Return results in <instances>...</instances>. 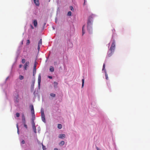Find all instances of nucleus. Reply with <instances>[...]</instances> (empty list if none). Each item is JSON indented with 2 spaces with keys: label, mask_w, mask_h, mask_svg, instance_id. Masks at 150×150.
<instances>
[{
  "label": "nucleus",
  "mask_w": 150,
  "mask_h": 150,
  "mask_svg": "<svg viewBox=\"0 0 150 150\" xmlns=\"http://www.w3.org/2000/svg\"><path fill=\"white\" fill-rule=\"evenodd\" d=\"M95 16H96L95 15L92 14L89 17L87 22V29L88 31L90 30L92 28L93 19L95 18Z\"/></svg>",
  "instance_id": "f257e3e1"
},
{
  "label": "nucleus",
  "mask_w": 150,
  "mask_h": 150,
  "mask_svg": "<svg viewBox=\"0 0 150 150\" xmlns=\"http://www.w3.org/2000/svg\"><path fill=\"white\" fill-rule=\"evenodd\" d=\"M115 40H113L112 41V45H111V46L110 48V50L111 51V54H108V56L110 57L112 53V52H113L115 49Z\"/></svg>",
  "instance_id": "f03ea898"
},
{
  "label": "nucleus",
  "mask_w": 150,
  "mask_h": 150,
  "mask_svg": "<svg viewBox=\"0 0 150 150\" xmlns=\"http://www.w3.org/2000/svg\"><path fill=\"white\" fill-rule=\"evenodd\" d=\"M41 118L42 121L45 123L46 122L45 116L43 109H41Z\"/></svg>",
  "instance_id": "7ed1b4c3"
},
{
  "label": "nucleus",
  "mask_w": 150,
  "mask_h": 150,
  "mask_svg": "<svg viewBox=\"0 0 150 150\" xmlns=\"http://www.w3.org/2000/svg\"><path fill=\"white\" fill-rule=\"evenodd\" d=\"M36 64H35L34 65V67H33V76H34L36 74Z\"/></svg>",
  "instance_id": "20e7f679"
},
{
  "label": "nucleus",
  "mask_w": 150,
  "mask_h": 150,
  "mask_svg": "<svg viewBox=\"0 0 150 150\" xmlns=\"http://www.w3.org/2000/svg\"><path fill=\"white\" fill-rule=\"evenodd\" d=\"M41 79V75H40V74L38 75V86H40Z\"/></svg>",
  "instance_id": "39448f33"
},
{
  "label": "nucleus",
  "mask_w": 150,
  "mask_h": 150,
  "mask_svg": "<svg viewBox=\"0 0 150 150\" xmlns=\"http://www.w3.org/2000/svg\"><path fill=\"white\" fill-rule=\"evenodd\" d=\"M29 65V62H26L24 65V69L25 70H27V67H28Z\"/></svg>",
  "instance_id": "423d86ee"
},
{
  "label": "nucleus",
  "mask_w": 150,
  "mask_h": 150,
  "mask_svg": "<svg viewBox=\"0 0 150 150\" xmlns=\"http://www.w3.org/2000/svg\"><path fill=\"white\" fill-rule=\"evenodd\" d=\"M22 121L23 124L26 123L25 119V116L24 114H23L22 115Z\"/></svg>",
  "instance_id": "0eeeda50"
},
{
  "label": "nucleus",
  "mask_w": 150,
  "mask_h": 150,
  "mask_svg": "<svg viewBox=\"0 0 150 150\" xmlns=\"http://www.w3.org/2000/svg\"><path fill=\"white\" fill-rule=\"evenodd\" d=\"M42 44V39H40V40L39 41L38 43V50H39L40 49V46H41Z\"/></svg>",
  "instance_id": "6e6552de"
},
{
  "label": "nucleus",
  "mask_w": 150,
  "mask_h": 150,
  "mask_svg": "<svg viewBox=\"0 0 150 150\" xmlns=\"http://www.w3.org/2000/svg\"><path fill=\"white\" fill-rule=\"evenodd\" d=\"M34 2L36 6H39V5L40 3L38 0H34Z\"/></svg>",
  "instance_id": "1a4fd4ad"
},
{
  "label": "nucleus",
  "mask_w": 150,
  "mask_h": 150,
  "mask_svg": "<svg viewBox=\"0 0 150 150\" xmlns=\"http://www.w3.org/2000/svg\"><path fill=\"white\" fill-rule=\"evenodd\" d=\"M33 23L34 24V26L35 27H36L37 26V25H38V23H37V20H34L33 21Z\"/></svg>",
  "instance_id": "9d476101"
},
{
  "label": "nucleus",
  "mask_w": 150,
  "mask_h": 150,
  "mask_svg": "<svg viewBox=\"0 0 150 150\" xmlns=\"http://www.w3.org/2000/svg\"><path fill=\"white\" fill-rule=\"evenodd\" d=\"M59 137L61 139H63L65 137V135L64 134H60L59 136Z\"/></svg>",
  "instance_id": "9b49d317"
},
{
  "label": "nucleus",
  "mask_w": 150,
  "mask_h": 150,
  "mask_svg": "<svg viewBox=\"0 0 150 150\" xmlns=\"http://www.w3.org/2000/svg\"><path fill=\"white\" fill-rule=\"evenodd\" d=\"M33 129L34 132L35 133H37V131H36V128L35 126H33L32 127Z\"/></svg>",
  "instance_id": "f8f14e48"
},
{
  "label": "nucleus",
  "mask_w": 150,
  "mask_h": 150,
  "mask_svg": "<svg viewBox=\"0 0 150 150\" xmlns=\"http://www.w3.org/2000/svg\"><path fill=\"white\" fill-rule=\"evenodd\" d=\"M50 70L51 72H53L54 71V67L52 66L50 67Z\"/></svg>",
  "instance_id": "ddd939ff"
},
{
  "label": "nucleus",
  "mask_w": 150,
  "mask_h": 150,
  "mask_svg": "<svg viewBox=\"0 0 150 150\" xmlns=\"http://www.w3.org/2000/svg\"><path fill=\"white\" fill-rule=\"evenodd\" d=\"M31 114L32 116H34V109L33 110H31Z\"/></svg>",
  "instance_id": "4468645a"
},
{
  "label": "nucleus",
  "mask_w": 150,
  "mask_h": 150,
  "mask_svg": "<svg viewBox=\"0 0 150 150\" xmlns=\"http://www.w3.org/2000/svg\"><path fill=\"white\" fill-rule=\"evenodd\" d=\"M105 77L106 79L108 80V75L107 74L106 72L105 71Z\"/></svg>",
  "instance_id": "2eb2a0df"
},
{
  "label": "nucleus",
  "mask_w": 150,
  "mask_h": 150,
  "mask_svg": "<svg viewBox=\"0 0 150 150\" xmlns=\"http://www.w3.org/2000/svg\"><path fill=\"white\" fill-rule=\"evenodd\" d=\"M32 127L35 126V124L34 122V119H33V120H32Z\"/></svg>",
  "instance_id": "dca6fc26"
},
{
  "label": "nucleus",
  "mask_w": 150,
  "mask_h": 150,
  "mask_svg": "<svg viewBox=\"0 0 150 150\" xmlns=\"http://www.w3.org/2000/svg\"><path fill=\"white\" fill-rule=\"evenodd\" d=\"M24 77L21 75H20L19 76V79L20 80H22L23 79Z\"/></svg>",
  "instance_id": "f3484780"
},
{
  "label": "nucleus",
  "mask_w": 150,
  "mask_h": 150,
  "mask_svg": "<svg viewBox=\"0 0 150 150\" xmlns=\"http://www.w3.org/2000/svg\"><path fill=\"white\" fill-rule=\"evenodd\" d=\"M58 128L59 129H61L62 128V125L61 124H58Z\"/></svg>",
  "instance_id": "a211bd4d"
},
{
  "label": "nucleus",
  "mask_w": 150,
  "mask_h": 150,
  "mask_svg": "<svg viewBox=\"0 0 150 150\" xmlns=\"http://www.w3.org/2000/svg\"><path fill=\"white\" fill-rule=\"evenodd\" d=\"M50 96L52 97H55L56 95L55 94L51 93L50 94Z\"/></svg>",
  "instance_id": "6ab92c4d"
},
{
  "label": "nucleus",
  "mask_w": 150,
  "mask_h": 150,
  "mask_svg": "<svg viewBox=\"0 0 150 150\" xmlns=\"http://www.w3.org/2000/svg\"><path fill=\"white\" fill-rule=\"evenodd\" d=\"M82 87H83L84 86V79H82Z\"/></svg>",
  "instance_id": "aec40b11"
},
{
  "label": "nucleus",
  "mask_w": 150,
  "mask_h": 150,
  "mask_svg": "<svg viewBox=\"0 0 150 150\" xmlns=\"http://www.w3.org/2000/svg\"><path fill=\"white\" fill-rule=\"evenodd\" d=\"M71 13L70 11H69L68 12V13H67V15L68 16H70L71 15Z\"/></svg>",
  "instance_id": "412c9836"
},
{
  "label": "nucleus",
  "mask_w": 150,
  "mask_h": 150,
  "mask_svg": "<svg viewBox=\"0 0 150 150\" xmlns=\"http://www.w3.org/2000/svg\"><path fill=\"white\" fill-rule=\"evenodd\" d=\"M25 59H23L22 60L21 62L22 63L24 64L25 63Z\"/></svg>",
  "instance_id": "4be33fe9"
},
{
  "label": "nucleus",
  "mask_w": 150,
  "mask_h": 150,
  "mask_svg": "<svg viewBox=\"0 0 150 150\" xmlns=\"http://www.w3.org/2000/svg\"><path fill=\"white\" fill-rule=\"evenodd\" d=\"M70 9L71 10V11H74V9L73 7V6H70Z\"/></svg>",
  "instance_id": "5701e85b"
},
{
  "label": "nucleus",
  "mask_w": 150,
  "mask_h": 150,
  "mask_svg": "<svg viewBox=\"0 0 150 150\" xmlns=\"http://www.w3.org/2000/svg\"><path fill=\"white\" fill-rule=\"evenodd\" d=\"M54 86H57L58 85L57 83L56 82H55V81H54Z\"/></svg>",
  "instance_id": "b1692460"
},
{
  "label": "nucleus",
  "mask_w": 150,
  "mask_h": 150,
  "mask_svg": "<svg viewBox=\"0 0 150 150\" xmlns=\"http://www.w3.org/2000/svg\"><path fill=\"white\" fill-rule=\"evenodd\" d=\"M30 108L31 109V110L34 109L33 106V105H30Z\"/></svg>",
  "instance_id": "393cba45"
},
{
  "label": "nucleus",
  "mask_w": 150,
  "mask_h": 150,
  "mask_svg": "<svg viewBox=\"0 0 150 150\" xmlns=\"http://www.w3.org/2000/svg\"><path fill=\"white\" fill-rule=\"evenodd\" d=\"M64 144V141H62L61 142L60 144H61L62 145H63Z\"/></svg>",
  "instance_id": "a878e982"
},
{
  "label": "nucleus",
  "mask_w": 150,
  "mask_h": 150,
  "mask_svg": "<svg viewBox=\"0 0 150 150\" xmlns=\"http://www.w3.org/2000/svg\"><path fill=\"white\" fill-rule=\"evenodd\" d=\"M85 25H83V28H82V33H83V35L85 33V32L83 30V28L84 27Z\"/></svg>",
  "instance_id": "bb28decb"
},
{
  "label": "nucleus",
  "mask_w": 150,
  "mask_h": 150,
  "mask_svg": "<svg viewBox=\"0 0 150 150\" xmlns=\"http://www.w3.org/2000/svg\"><path fill=\"white\" fill-rule=\"evenodd\" d=\"M16 115L17 117H18L20 116V114L18 113H16Z\"/></svg>",
  "instance_id": "cd10ccee"
},
{
  "label": "nucleus",
  "mask_w": 150,
  "mask_h": 150,
  "mask_svg": "<svg viewBox=\"0 0 150 150\" xmlns=\"http://www.w3.org/2000/svg\"><path fill=\"white\" fill-rule=\"evenodd\" d=\"M18 129L17 132L19 134V130H18V124H17L16 125Z\"/></svg>",
  "instance_id": "c85d7f7f"
},
{
  "label": "nucleus",
  "mask_w": 150,
  "mask_h": 150,
  "mask_svg": "<svg viewBox=\"0 0 150 150\" xmlns=\"http://www.w3.org/2000/svg\"><path fill=\"white\" fill-rule=\"evenodd\" d=\"M23 125H24V126L25 127V128L26 129H27V128H28L27 125L26 124V123L25 124H23Z\"/></svg>",
  "instance_id": "c756f323"
},
{
  "label": "nucleus",
  "mask_w": 150,
  "mask_h": 150,
  "mask_svg": "<svg viewBox=\"0 0 150 150\" xmlns=\"http://www.w3.org/2000/svg\"><path fill=\"white\" fill-rule=\"evenodd\" d=\"M30 43V40H28L27 41V45L29 44Z\"/></svg>",
  "instance_id": "7c9ffc66"
},
{
  "label": "nucleus",
  "mask_w": 150,
  "mask_h": 150,
  "mask_svg": "<svg viewBox=\"0 0 150 150\" xmlns=\"http://www.w3.org/2000/svg\"><path fill=\"white\" fill-rule=\"evenodd\" d=\"M21 143H22V144H25V141H24V140H22V141H21Z\"/></svg>",
  "instance_id": "2f4dec72"
},
{
  "label": "nucleus",
  "mask_w": 150,
  "mask_h": 150,
  "mask_svg": "<svg viewBox=\"0 0 150 150\" xmlns=\"http://www.w3.org/2000/svg\"><path fill=\"white\" fill-rule=\"evenodd\" d=\"M48 78L50 79H52V76H48Z\"/></svg>",
  "instance_id": "473e14b6"
},
{
  "label": "nucleus",
  "mask_w": 150,
  "mask_h": 150,
  "mask_svg": "<svg viewBox=\"0 0 150 150\" xmlns=\"http://www.w3.org/2000/svg\"><path fill=\"white\" fill-rule=\"evenodd\" d=\"M30 27H31V28L32 29H34V27H33V26L32 25H30Z\"/></svg>",
  "instance_id": "72a5a7b5"
},
{
  "label": "nucleus",
  "mask_w": 150,
  "mask_h": 150,
  "mask_svg": "<svg viewBox=\"0 0 150 150\" xmlns=\"http://www.w3.org/2000/svg\"><path fill=\"white\" fill-rule=\"evenodd\" d=\"M35 115H34V116H33V118H32V120H33V119H34V120H35Z\"/></svg>",
  "instance_id": "f704fd0d"
},
{
  "label": "nucleus",
  "mask_w": 150,
  "mask_h": 150,
  "mask_svg": "<svg viewBox=\"0 0 150 150\" xmlns=\"http://www.w3.org/2000/svg\"><path fill=\"white\" fill-rule=\"evenodd\" d=\"M22 65L21 64H20L19 65V68H21L22 67Z\"/></svg>",
  "instance_id": "c9c22d12"
},
{
  "label": "nucleus",
  "mask_w": 150,
  "mask_h": 150,
  "mask_svg": "<svg viewBox=\"0 0 150 150\" xmlns=\"http://www.w3.org/2000/svg\"><path fill=\"white\" fill-rule=\"evenodd\" d=\"M54 150H58V149L57 148H55L54 149Z\"/></svg>",
  "instance_id": "e433bc0d"
},
{
  "label": "nucleus",
  "mask_w": 150,
  "mask_h": 150,
  "mask_svg": "<svg viewBox=\"0 0 150 150\" xmlns=\"http://www.w3.org/2000/svg\"><path fill=\"white\" fill-rule=\"evenodd\" d=\"M84 0V3L83 4L84 5H85V0Z\"/></svg>",
  "instance_id": "4c0bfd02"
},
{
  "label": "nucleus",
  "mask_w": 150,
  "mask_h": 150,
  "mask_svg": "<svg viewBox=\"0 0 150 150\" xmlns=\"http://www.w3.org/2000/svg\"><path fill=\"white\" fill-rule=\"evenodd\" d=\"M97 150H100L98 147L96 148Z\"/></svg>",
  "instance_id": "58836bf2"
},
{
  "label": "nucleus",
  "mask_w": 150,
  "mask_h": 150,
  "mask_svg": "<svg viewBox=\"0 0 150 150\" xmlns=\"http://www.w3.org/2000/svg\"><path fill=\"white\" fill-rule=\"evenodd\" d=\"M104 66V65H103Z\"/></svg>",
  "instance_id": "ea45409f"
},
{
  "label": "nucleus",
  "mask_w": 150,
  "mask_h": 150,
  "mask_svg": "<svg viewBox=\"0 0 150 150\" xmlns=\"http://www.w3.org/2000/svg\"><path fill=\"white\" fill-rule=\"evenodd\" d=\"M103 70V68L102 69V70Z\"/></svg>",
  "instance_id": "a19ab883"
}]
</instances>
